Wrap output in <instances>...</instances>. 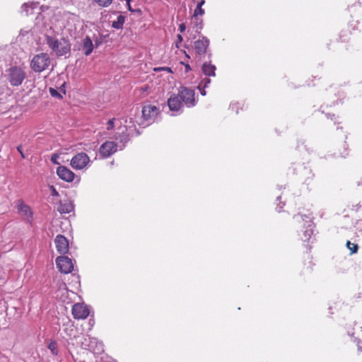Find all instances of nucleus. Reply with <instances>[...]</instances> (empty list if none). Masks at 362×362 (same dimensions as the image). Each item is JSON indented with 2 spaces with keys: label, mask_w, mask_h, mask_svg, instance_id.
<instances>
[{
  "label": "nucleus",
  "mask_w": 362,
  "mask_h": 362,
  "mask_svg": "<svg viewBox=\"0 0 362 362\" xmlns=\"http://www.w3.org/2000/svg\"><path fill=\"white\" fill-rule=\"evenodd\" d=\"M177 37L178 43H181L183 40L182 35L179 34V35H177Z\"/></svg>",
  "instance_id": "nucleus-46"
},
{
  "label": "nucleus",
  "mask_w": 362,
  "mask_h": 362,
  "mask_svg": "<svg viewBox=\"0 0 362 362\" xmlns=\"http://www.w3.org/2000/svg\"><path fill=\"white\" fill-rule=\"evenodd\" d=\"M355 341L356 342V345L358 346V350L359 351H362V347L361 346V341L360 339H356Z\"/></svg>",
  "instance_id": "nucleus-41"
},
{
  "label": "nucleus",
  "mask_w": 362,
  "mask_h": 362,
  "mask_svg": "<svg viewBox=\"0 0 362 362\" xmlns=\"http://www.w3.org/2000/svg\"><path fill=\"white\" fill-rule=\"evenodd\" d=\"M45 41L57 57L66 56L71 52V44L68 37H62L58 39L56 36L45 35Z\"/></svg>",
  "instance_id": "nucleus-1"
},
{
  "label": "nucleus",
  "mask_w": 362,
  "mask_h": 362,
  "mask_svg": "<svg viewBox=\"0 0 362 362\" xmlns=\"http://www.w3.org/2000/svg\"><path fill=\"white\" fill-rule=\"evenodd\" d=\"M154 71H166L168 73H173V71H172L171 68L168 67V66L156 67V68H154Z\"/></svg>",
  "instance_id": "nucleus-32"
},
{
  "label": "nucleus",
  "mask_w": 362,
  "mask_h": 362,
  "mask_svg": "<svg viewBox=\"0 0 362 362\" xmlns=\"http://www.w3.org/2000/svg\"><path fill=\"white\" fill-rule=\"evenodd\" d=\"M199 90L200 93H201V95H203V96L206 95V90H205V88H204L203 87H202V88H201V89H199Z\"/></svg>",
  "instance_id": "nucleus-44"
},
{
  "label": "nucleus",
  "mask_w": 362,
  "mask_h": 362,
  "mask_svg": "<svg viewBox=\"0 0 362 362\" xmlns=\"http://www.w3.org/2000/svg\"><path fill=\"white\" fill-rule=\"evenodd\" d=\"M72 315L75 319H86L89 315V310L86 305L76 303L72 306Z\"/></svg>",
  "instance_id": "nucleus-14"
},
{
  "label": "nucleus",
  "mask_w": 362,
  "mask_h": 362,
  "mask_svg": "<svg viewBox=\"0 0 362 362\" xmlns=\"http://www.w3.org/2000/svg\"><path fill=\"white\" fill-rule=\"evenodd\" d=\"M344 37V35H342V34L340 35V39L341 41H346V39L343 38Z\"/></svg>",
  "instance_id": "nucleus-49"
},
{
  "label": "nucleus",
  "mask_w": 362,
  "mask_h": 362,
  "mask_svg": "<svg viewBox=\"0 0 362 362\" xmlns=\"http://www.w3.org/2000/svg\"><path fill=\"white\" fill-rule=\"evenodd\" d=\"M59 158V154L57 153H54L51 156L50 160L52 163H54L55 165H59V163L58 161Z\"/></svg>",
  "instance_id": "nucleus-31"
},
{
  "label": "nucleus",
  "mask_w": 362,
  "mask_h": 362,
  "mask_svg": "<svg viewBox=\"0 0 362 362\" xmlns=\"http://www.w3.org/2000/svg\"><path fill=\"white\" fill-rule=\"evenodd\" d=\"M49 91L52 97L57 98L59 99L62 98V95L60 94L55 88H49Z\"/></svg>",
  "instance_id": "nucleus-30"
},
{
  "label": "nucleus",
  "mask_w": 362,
  "mask_h": 362,
  "mask_svg": "<svg viewBox=\"0 0 362 362\" xmlns=\"http://www.w3.org/2000/svg\"><path fill=\"white\" fill-rule=\"evenodd\" d=\"M17 150L20 153L21 157L23 158H26V156L24 154V153L23 152V150H22V145H19L18 146H17Z\"/></svg>",
  "instance_id": "nucleus-36"
},
{
  "label": "nucleus",
  "mask_w": 362,
  "mask_h": 362,
  "mask_svg": "<svg viewBox=\"0 0 362 362\" xmlns=\"http://www.w3.org/2000/svg\"><path fill=\"white\" fill-rule=\"evenodd\" d=\"M67 334H68L70 337H76V335H75V334H71V332H69V333H67Z\"/></svg>",
  "instance_id": "nucleus-50"
},
{
  "label": "nucleus",
  "mask_w": 362,
  "mask_h": 362,
  "mask_svg": "<svg viewBox=\"0 0 362 362\" xmlns=\"http://www.w3.org/2000/svg\"><path fill=\"white\" fill-rule=\"evenodd\" d=\"M117 151V145L114 141H107L100 147V154L103 158H108Z\"/></svg>",
  "instance_id": "nucleus-12"
},
{
  "label": "nucleus",
  "mask_w": 362,
  "mask_h": 362,
  "mask_svg": "<svg viewBox=\"0 0 362 362\" xmlns=\"http://www.w3.org/2000/svg\"><path fill=\"white\" fill-rule=\"evenodd\" d=\"M216 67L211 61L204 62L202 66V71L206 76H215Z\"/></svg>",
  "instance_id": "nucleus-19"
},
{
  "label": "nucleus",
  "mask_w": 362,
  "mask_h": 362,
  "mask_svg": "<svg viewBox=\"0 0 362 362\" xmlns=\"http://www.w3.org/2000/svg\"><path fill=\"white\" fill-rule=\"evenodd\" d=\"M158 112L159 110L156 105L151 104L144 105L142 108V117L144 122L141 125L146 127L153 123Z\"/></svg>",
  "instance_id": "nucleus-8"
},
{
  "label": "nucleus",
  "mask_w": 362,
  "mask_h": 362,
  "mask_svg": "<svg viewBox=\"0 0 362 362\" xmlns=\"http://www.w3.org/2000/svg\"><path fill=\"white\" fill-rule=\"evenodd\" d=\"M81 346L85 349H88L95 353H100L103 351L102 342L98 341L97 339L86 336L81 342Z\"/></svg>",
  "instance_id": "nucleus-10"
},
{
  "label": "nucleus",
  "mask_w": 362,
  "mask_h": 362,
  "mask_svg": "<svg viewBox=\"0 0 362 362\" xmlns=\"http://www.w3.org/2000/svg\"><path fill=\"white\" fill-rule=\"evenodd\" d=\"M280 199H281V197H280V196H279V197H277V200L279 201Z\"/></svg>",
  "instance_id": "nucleus-53"
},
{
  "label": "nucleus",
  "mask_w": 362,
  "mask_h": 362,
  "mask_svg": "<svg viewBox=\"0 0 362 362\" xmlns=\"http://www.w3.org/2000/svg\"><path fill=\"white\" fill-rule=\"evenodd\" d=\"M300 174L303 175L305 179H313V176H309V175L312 174V171L310 169L308 168L306 166L299 165Z\"/></svg>",
  "instance_id": "nucleus-24"
},
{
  "label": "nucleus",
  "mask_w": 362,
  "mask_h": 362,
  "mask_svg": "<svg viewBox=\"0 0 362 362\" xmlns=\"http://www.w3.org/2000/svg\"><path fill=\"white\" fill-rule=\"evenodd\" d=\"M81 46L83 54L86 56H89L92 53L94 48L93 40L89 36H86L82 40Z\"/></svg>",
  "instance_id": "nucleus-18"
},
{
  "label": "nucleus",
  "mask_w": 362,
  "mask_h": 362,
  "mask_svg": "<svg viewBox=\"0 0 362 362\" xmlns=\"http://www.w3.org/2000/svg\"><path fill=\"white\" fill-rule=\"evenodd\" d=\"M186 29V26L185 23H181L179 25V30L180 33H183Z\"/></svg>",
  "instance_id": "nucleus-40"
},
{
  "label": "nucleus",
  "mask_w": 362,
  "mask_h": 362,
  "mask_svg": "<svg viewBox=\"0 0 362 362\" xmlns=\"http://www.w3.org/2000/svg\"><path fill=\"white\" fill-rule=\"evenodd\" d=\"M6 77L12 86H19L25 79L26 73L21 67L12 66L6 70Z\"/></svg>",
  "instance_id": "nucleus-3"
},
{
  "label": "nucleus",
  "mask_w": 362,
  "mask_h": 362,
  "mask_svg": "<svg viewBox=\"0 0 362 362\" xmlns=\"http://www.w3.org/2000/svg\"><path fill=\"white\" fill-rule=\"evenodd\" d=\"M74 210V204L70 201H66L65 202H60L58 211L60 214H69Z\"/></svg>",
  "instance_id": "nucleus-21"
},
{
  "label": "nucleus",
  "mask_w": 362,
  "mask_h": 362,
  "mask_svg": "<svg viewBox=\"0 0 362 362\" xmlns=\"http://www.w3.org/2000/svg\"><path fill=\"white\" fill-rule=\"evenodd\" d=\"M326 116L328 119H330L331 120H334L335 119L334 115H331V114L328 113V114H326Z\"/></svg>",
  "instance_id": "nucleus-43"
},
{
  "label": "nucleus",
  "mask_w": 362,
  "mask_h": 362,
  "mask_svg": "<svg viewBox=\"0 0 362 362\" xmlns=\"http://www.w3.org/2000/svg\"><path fill=\"white\" fill-rule=\"evenodd\" d=\"M185 54L187 58H189V55L185 51Z\"/></svg>",
  "instance_id": "nucleus-52"
},
{
  "label": "nucleus",
  "mask_w": 362,
  "mask_h": 362,
  "mask_svg": "<svg viewBox=\"0 0 362 362\" xmlns=\"http://www.w3.org/2000/svg\"><path fill=\"white\" fill-rule=\"evenodd\" d=\"M135 131L136 125L132 118H129V121L126 119L124 126L119 128V132L115 135V139L122 144L120 149L124 148L129 140V137L132 136Z\"/></svg>",
  "instance_id": "nucleus-2"
},
{
  "label": "nucleus",
  "mask_w": 362,
  "mask_h": 362,
  "mask_svg": "<svg viewBox=\"0 0 362 362\" xmlns=\"http://www.w3.org/2000/svg\"><path fill=\"white\" fill-rule=\"evenodd\" d=\"M205 4V0H200V1L197 4V6L202 7V6Z\"/></svg>",
  "instance_id": "nucleus-47"
},
{
  "label": "nucleus",
  "mask_w": 362,
  "mask_h": 362,
  "mask_svg": "<svg viewBox=\"0 0 362 362\" xmlns=\"http://www.w3.org/2000/svg\"><path fill=\"white\" fill-rule=\"evenodd\" d=\"M293 218L297 221H299V218H300L303 221H305V229L303 230L301 239L304 242L309 241L313 235L314 223L312 221L313 218L310 215L306 214L295 215Z\"/></svg>",
  "instance_id": "nucleus-5"
},
{
  "label": "nucleus",
  "mask_w": 362,
  "mask_h": 362,
  "mask_svg": "<svg viewBox=\"0 0 362 362\" xmlns=\"http://www.w3.org/2000/svg\"><path fill=\"white\" fill-rule=\"evenodd\" d=\"M210 83H211V79L207 77H205L201 80L200 83H199V85L197 86V88L201 89L202 87H203L204 88H206L209 86Z\"/></svg>",
  "instance_id": "nucleus-29"
},
{
  "label": "nucleus",
  "mask_w": 362,
  "mask_h": 362,
  "mask_svg": "<svg viewBox=\"0 0 362 362\" xmlns=\"http://www.w3.org/2000/svg\"><path fill=\"white\" fill-rule=\"evenodd\" d=\"M297 148H300V145L299 144H298Z\"/></svg>",
  "instance_id": "nucleus-55"
},
{
  "label": "nucleus",
  "mask_w": 362,
  "mask_h": 362,
  "mask_svg": "<svg viewBox=\"0 0 362 362\" xmlns=\"http://www.w3.org/2000/svg\"><path fill=\"white\" fill-rule=\"evenodd\" d=\"M54 243L57 250L59 253L64 255L69 251V243L67 239L62 235H57Z\"/></svg>",
  "instance_id": "nucleus-15"
},
{
  "label": "nucleus",
  "mask_w": 362,
  "mask_h": 362,
  "mask_svg": "<svg viewBox=\"0 0 362 362\" xmlns=\"http://www.w3.org/2000/svg\"><path fill=\"white\" fill-rule=\"evenodd\" d=\"M352 206H353L352 210L357 211L361 206H360V204H356V205H353Z\"/></svg>",
  "instance_id": "nucleus-45"
},
{
  "label": "nucleus",
  "mask_w": 362,
  "mask_h": 362,
  "mask_svg": "<svg viewBox=\"0 0 362 362\" xmlns=\"http://www.w3.org/2000/svg\"><path fill=\"white\" fill-rule=\"evenodd\" d=\"M107 36V35H100V36H95V37L92 40L93 42H94V44H93L94 46L95 47H98L100 45L103 44L104 39Z\"/></svg>",
  "instance_id": "nucleus-26"
},
{
  "label": "nucleus",
  "mask_w": 362,
  "mask_h": 362,
  "mask_svg": "<svg viewBox=\"0 0 362 362\" xmlns=\"http://www.w3.org/2000/svg\"><path fill=\"white\" fill-rule=\"evenodd\" d=\"M48 349L50 350L52 355L57 356L58 354V347L56 341H50V342L48 344Z\"/></svg>",
  "instance_id": "nucleus-25"
},
{
  "label": "nucleus",
  "mask_w": 362,
  "mask_h": 362,
  "mask_svg": "<svg viewBox=\"0 0 362 362\" xmlns=\"http://www.w3.org/2000/svg\"><path fill=\"white\" fill-rule=\"evenodd\" d=\"M16 207L18 214L22 216H25L28 219V221L30 222L33 217V212L31 211L30 206L25 204L22 199H18L17 201Z\"/></svg>",
  "instance_id": "nucleus-16"
},
{
  "label": "nucleus",
  "mask_w": 362,
  "mask_h": 362,
  "mask_svg": "<svg viewBox=\"0 0 362 362\" xmlns=\"http://www.w3.org/2000/svg\"><path fill=\"white\" fill-rule=\"evenodd\" d=\"M57 267L62 273L69 274L74 270L72 260L66 256H60L56 259Z\"/></svg>",
  "instance_id": "nucleus-11"
},
{
  "label": "nucleus",
  "mask_w": 362,
  "mask_h": 362,
  "mask_svg": "<svg viewBox=\"0 0 362 362\" xmlns=\"http://www.w3.org/2000/svg\"><path fill=\"white\" fill-rule=\"evenodd\" d=\"M125 22V16L119 15L116 21H114L112 23V27L115 29L119 30L123 28V25Z\"/></svg>",
  "instance_id": "nucleus-23"
},
{
  "label": "nucleus",
  "mask_w": 362,
  "mask_h": 362,
  "mask_svg": "<svg viewBox=\"0 0 362 362\" xmlns=\"http://www.w3.org/2000/svg\"><path fill=\"white\" fill-rule=\"evenodd\" d=\"M180 43H178V42L177 41V42H175V47L178 48V47H179V45H180Z\"/></svg>",
  "instance_id": "nucleus-51"
},
{
  "label": "nucleus",
  "mask_w": 362,
  "mask_h": 362,
  "mask_svg": "<svg viewBox=\"0 0 362 362\" xmlns=\"http://www.w3.org/2000/svg\"><path fill=\"white\" fill-rule=\"evenodd\" d=\"M74 329L73 328H71V329H70V332H74Z\"/></svg>",
  "instance_id": "nucleus-54"
},
{
  "label": "nucleus",
  "mask_w": 362,
  "mask_h": 362,
  "mask_svg": "<svg viewBox=\"0 0 362 362\" xmlns=\"http://www.w3.org/2000/svg\"><path fill=\"white\" fill-rule=\"evenodd\" d=\"M168 106L170 111L175 112V115H177L182 112L183 104L179 95L173 94L168 99Z\"/></svg>",
  "instance_id": "nucleus-13"
},
{
  "label": "nucleus",
  "mask_w": 362,
  "mask_h": 362,
  "mask_svg": "<svg viewBox=\"0 0 362 362\" xmlns=\"http://www.w3.org/2000/svg\"><path fill=\"white\" fill-rule=\"evenodd\" d=\"M115 119H111L107 122V129L110 130L114 128Z\"/></svg>",
  "instance_id": "nucleus-34"
},
{
  "label": "nucleus",
  "mask_w": 362,
  "mask_h": 362,
  "mask_svg": "<svg viewBox=\"0 0 362 362\" xmlns=\"http://www.w3.org/2000/svg\"><path fill=\"white\" fill-rule=\"evenodd\" d=\"M22 7L24 9V11L26 12L27 15L29 14L30 9H31V10L33 9V5H30L27 3L23 4Z\"/></svg>",
  "instance_id": "nucleus-33"
},
{
  "label": "nucleus",
  "mask_w": 362,
  "mask_h": 362,
  "mask_svg": "<svg viewBox=\"0 0 362 362\" xmlns=\"http://www.w3.org/2000/svg\"><path fill=\"white\" fill-rule=\"evenodd\" d=\"M177 95H179L182 104L186 105L187 107H194L197 104L195 92L191 88L181 86Z\"/></svg>",
  "instance_id": "nucleus-7"
},
{
  "label": "nucleus",
  "mask_w": 362,
  "mask_h": 362,
  "mask_svg": "<svg viewBox=\"0 0 362 362\" xmlns=\"http://www.w3.org/2000/svg\"><path fill=\"white\" fill-rule=\"evenodd\" d=\"M127 1V8L128 10L132 12V13H135V12H137V11H140L139 9L138 10H134L132 8L131 6V4H130V2H131V0H126Z\"/></svg>",
  "instance_id": "nucleus-35"
},
{
  "label": "nucleus",
  "mask_w": 362,
  "mask_h": 362,
  "mask_svg": "<svg viewBox=\"0 0 362 362\" xmlns=\"http://www.w3.org/2000/svg\"><path fill=\"white\" fill-rule=\"evenodd\" d=\"M209 40L204 35L200 36L199 39L194 41V49L195 50L197 57H199L201 59L204 54H207L209 59L211 57V52L209 49Z\"/></svg>",
  "instance_id": "nucleus-6"
},
{
  "label": "nucleus",
  "mask_w": 362,
  "mask_h": 362,
  "mask_svg": "<svg viewBox=\"0 0 362 362\" xmlns=\"http://www.w3.org/2000/svg\"><path fill=\"white\" fill-rule=\"evenodd\" d=\"M230 108L232 109L233 110H235L236 114L238 113V104H235V103L231 104L230 105Z\"/></svg>",
  "instance_id": "nucleus-39"
},
{
  "label": "nucleus",
  "mask_w": 362,
  "mask_h": 362,
  "mask_svg": "<svg viewBox=\"0 0 362 362\" xmlns=\"http://www.w3.org/2000/svg\"><path fill=\"white\" fill-rule=\"evenodd\" d=\"M346 247L351 251V254L356 253L358 249L357 244L351 243L349 240L346 242Z\"/></svg>",
  "instance_id": "nucleus-28"
},
{
  "label": "nucleus",
  "mask_w": 362,
  "mask_h": 362,
  "mask_svg": "<svg viewBox=\"0 0 362 362\" xmlns=\"http://www.w3.org/2000/svg\"><path fill=\"white\" fill-rule=\"evenodd\" d=\"M90 158L83 152L78 153L71 160L70 165L74 169L82 170L90 163Z\"/></svg>",
  "instance_id": "nucleus-9"
},
{
  "label": "nucleus",
  "mask_w": 362,
  "mask_h": 362,
  "mask_svg": "<svg viewBox=\"0 0 362 362\" xmlns=\"http://www.w3.org/2000/svg\"><path fill=\"white\" fill-rule=\"evenodd\" d=\"M50 62L48 54L42 52L33 57L30 62V67L35 72L40 73L49 67Z\"/></svg>",
  "instance_id": "nucleus-4"
},
{
  "label": "nucleus",
  "mask_w": 362,
  "mask_h": 362,
  "mask_svg": "<svg viewBox=\"0 0 362 362\" xmlns=\"http://www.w3.org/2000/svg\"><path fill=\"white\" fill-rule=\"evenodd\" d=\"M284 204L280 202L279 204H278L276 205V211L277 212H281L282 209H283V207H284Z\"/></svg>",
  "instance_id": "nucleus-38"
},
{
  "label": "nucleus",
  "mask_w": 362,
  "mask_h": 362,
  "mask_svg": "<svg viewBox=\"0 0 362 362\" xmlns=\"http://www.w3.org/2000/svg\"><path fill=\"white\" fill-rule=\"evenodd\" d=\"M57 174L64 181H73L74 173L67 167L60 165L57 168Z\"/></svg>",
  "instance_id": "nucleus-17"
},
{
  "label": "nucleus",
  "mask_w": 362,
  "mask_h": 362,
  "mask_svg": "<svg viewBox=\"0 0 362 362\" xmlns=\"http://www.w3.org/2000/svg\"><path fill=\"white\" fill-rule=\"evenodd\" d=\"M185 71L187 72L189 71V70H191V67L189 64H185Z\"/></svg>",
  "instance_id": "nucleus-48"
},
{
  "label": "nucleus",
  "mask_w": 362,
  "mask_h": 362,
  "mask_svg": "<svg viewBox=\"0 0 362 362\" xmlns=\"http://www.w3.org/2000/svg\"><path fill=\"white\" fill-rule=\"evenodd\" d=\"M205 13V11H204V9H203L202 7L199 6H197L196 7V8L194 9V14H193V18H195V20L197 21L196 23V26H197V30H196V32L199 33V31L198 30H202V26H203V23H202V20H199L197 16L199 15L200 16H203L204 14Z\"/></svg>",
  "instance_id": "nucleus-20"
},
{
  "label": "nucleus",
  "mask_w": 362,
  "mask_h": 362,
  "mask_svg": "<svg viewBox=\"0 0 362 362\" xmlns=\"http://www.w3.org/2000/svg\"><path fill=\"white\" fill-rule=\"evenodd\" d=\"M49 188L51 189L52 196H54V197L59 196V192L57 191V189L53 186H50Z\"/></svg>",
  "instance_id": "nucleus-37"
},
{
  "label": "nucleus",
  "mask_w": 362,
  "mask_h": 362,
  "mask_svg": "<svg viewBox=\"0 0 362 362\" xmlns=\"http://www.w3.org/2000/svg\"><path fill=\"white\" fill-rule=\"evenodd\" d=\"M349 9L352 17L361 16L362 15V3L361 1L355 2Z\"/></svg>",
  "instance_id": "nucleus-22"
},
{
  "label": "nucleus",
  "mask_w": 362,
  "mask_h": 362,
  "mask_svg": "<svg viewBox=\"0 0 362 362\" xmlns=\"http://www.w3.org/2000/svg\"><path fill=\"white\" fill-rule=\"evenodd\" d=\"M100 7L106 8L110 6L113 0H93Z\"/></svg>",
  "instance_id": "nucleus-27"
},
{
  "label": "nucleus",
  "mask_w": 362,
  "mask_h": 362,
  "mask_svg": "<svg viewBox=\"0 0 362 362\" xmlns=\"http://www.w3.org/2000/svg\"><path fill=\"white\" fill-rule=\"evenodd\" d=\"M348 150H347V148H344V153H341L340 154V156L342 157V158H346L347 156H348Z\"/></svg>",
  "instance_id": "nucleus-42"
}]
</instances>
